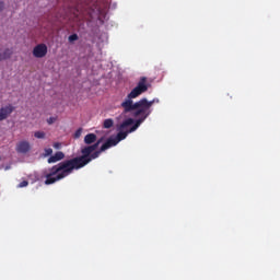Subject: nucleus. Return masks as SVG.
I'll return each instance as SVG.
<instances>
[{
	"label": "nucleus",
	"mask_w": 280,
	"mask_h": 280,
	"mask_svg": "<svg viewBox=\"0 0 280 280\" xmlns=\"http://www.w3.org/2000/svg\"><path fill=\"white\" fill-rule=\"evenodd\" d=\"M106 150H110V147L105 142L102 144L100 150H96L90 154L82 153V155L66 160L60 162L57 165L48 168V173L45 175V185H54V183H58V180H62V178H67L70 174H73V170H82V167H86L91 161H95V159H100V154L102 152H106Z\"/></svg>",
	"instance_id": "f257e3e1"
},
{
	"label": "nucleus",
	"mask_w": 280,
	"mask_h": 280,
	"mask_svg": "<svg viewBox=\"0 0 280 280\" xmlns=\"http://www.w3.org/2000/svg\"><path fill=\"white\" fill-rule=\"evenodd\" d=\"M150 82H148L147 77H141L131 92L127 95L125 101L120 104L124 113H133V117H138V119H143L144 121L147 118L152 115V105L159 104V98H153L152 101H148V98H141L140 101H135L139 95H143L147 93L148 89L150 88Z\"/></svg>",
	"instance_id": "f03ea898"
},
{
	"label": "nucleus",
	"mask_w": 280,
	"mask_h": 280,
	"mask_svg": "<svg viewBox=\"0 0 280 280\" xmlns=\"http://www.w3.org/2000/svg\"><path fill=\"white\" fill-rule=\"evenodd\" d=\"M145 121V117L143 118H138L135 122V119L132 118H127L126 120L122 121V124L119 126L118 130L119 132L115 138H108L105 143L109 145V148H114V145H117L119 141H124L130 132H135L141 124Z\"/></svg>",
	"instance_id": "7ed1b4c3"
},
{
	"label": "nucleus",
	"mask_w": 280,
	"mask_h": 280,
	"mask_svg": "<svg viewBox=\"0 0 280 280\" xmlns=\"http://www.w3.org/2000/svg\"><path fill=\"white\" fill-rule=\"evenodd\" d=\"M34 58H45L47 56V45L38 44L33 48Z\"/></svg>",
	"instance_id": "20e7f679"
},
{
	"label": "nucleus",
	"mask_w": 280,
	"mask_h": 280,
	"mask_svg": "<svg viewBox=\"0 0 280 280\" xmlns=\"http://www.w3.org/2000/svg\"><path fill=\"white\" fill-rule=\"evenodd\" d=\"M14 113V106L12 104L5 105L0 108V121H5L8 117Z\"/></svg>",
	"instance_id": "39448f33"
},
{
	"label": "nucleus",
	"mask_w": 280,
	"mask_h": 280,
	"mask_svg": "<svg viewBox=\"0 0 280 280\" xmlns=\"http://www.w3.org/2000/svg\"><path fill=\"white\" fill-rule=\"evenodd\" d=\"M15 150H16L18 154H27V152H30V150H32V145L30 144L28 141L23 140L16 144Z\"/></svg>",
	"instance_id": "423d86ee"
},
{
	"label": "nucleus",
	"mask_w": 280,
	"mask_h": 280,
	"mask_svg": "<svg viewBox=\"0 0 280 280\" xmlns=\"http://www.w3.org/2000/svg\"><path fill=\"white\" fill-rule=\"evenodd\" d=\"M100 143H102V139L97 140L94 144L84 147L81 149V154H93L97 148H100Z\"/></svg>",
	"instance_id": "0eeeda50"
},
{
	"label": "nucleus",
	"mask_w": 280,
	"mask_h": 280,
	"mask_svg": "<svg viewBox=\"0 0 280 280\" xmlns=\"http://www.w3.org/2000/svg\"><path fill=\"white\" fill-rule=\"evenodd\" d=\"M62 159H65V153L62 151H58L48 159V163H58V161H62Z\"/></svg>",
	"instance_id": "6e6552de"
},
{
	"label": "nucleus",
	"mask_w": 280,
	"mask_h": 280,
	"mask_svg": "<svg viewBox=\"0 0 280 280\" xmlns=\"http://www.w3.org/2000/svg\"><path fill=\"white\" fill-rule=\"evenodd\" d=\"M97 141V136L95 133H88L84 137V143H86V145H91L92 143H95Z\"/></svg>",
	"instance_id": "1a4fd4ad"
},
{
	"label": "nucleus",
	"mask_w": 280,
	"mask_h": 280,
	"mask_svg": "<svg viewBox=\"0 0 280 280\" xmlns=\"http://www.w3.org/2000/svg\"><path fill=\"white\" fill-rule=\"evenodd\" d=\"M12 49L7 48L4 49L2 52H0V60H8L10 58H12Z\"/></svg>",
	"instance_id": "9d476101"
},
{
	"label": "nucleus",
	"mask_w": 280,
	"mask_h": 280,
	"mask_svg": "<svg viewBox=\"0 0 280 280\" xmlns=\"http://www.w3.org/2000/svg\"><path fill=\"white\" fill-rule=\"evenodd\" d=\"M114 124L115 121L112 118H107L103 122V128H106V129L113 128Z\"/></svg>",
	"instance_id": "9b49d317"
},
{
	"label": "nucleus",
	"mask_w": 280,
	"mask_h": 280,
	"mask_svg": "<svg viewBox=\"0 0 280 280\" xmlns=\"http://www.w3.org/2000/svg\"><path fill=\"white\" fill-rule=\"evenodd\" d=\"M34 137L36 139H45V132L44 131H35Z\"/></svg>",
	"instance_id": "f8f14e48"
},
{
	"label": "nucleus",
	"mask_w": 280,
	"mask_h": 280,
	"mask_svg": "<svg viewBox=\"0 0 280 280\" xmlns=\"http://www.w3.org/2000/svg\"><path fill=\"white\" fill-rule=\"evenodd\" d=\"M44 156H51V154H54V149L48 148L44 150Z\"/></svg>",
	"instance_id": "ddd939ff"
},
{
	"label": "nucleus",
	"mask_w": 280,
	"mask_h": 280,
	"mask_svg": "<svg viewBox=\"0 0 280 280\" xmlns=\"http://www.w3.org/2000/svg\"><path fill=\"white\" fill-rule=\"evenodd\" d=\"M69 43H74V40H78V34H72L68 37Z\"/></svg>",
	"instance_id": "4468645a"
},
{
	"label": "nucleus",
	"mask_w": 280,
	"mask_h": 280,
	"mask_svg": "<svg viewBox=\"0 0 280 280\" xmlns=\"http://www.w3.org/2000/svg\"><path fill=\"white\" fill-rule=\"evenodd\" d=\"M80 137H82V128H79V129L74 132V139H80Z\"/></svg>",
	"instance_id": "2eb2a0df"
},
{
	"label": "nucleus",
	"mask_w": 280,
	"mask_h": 280,
	"mask_svg": "<svg viewBox=\"0 0 280 280\" xmlns=\"http://www.w3.org/2000/svg\"><path fill=\"white\" fill-rule=\"evenodd\" d=\"M27 185H30V182L23 180V182H21V183L18 185V187L23 188V187H27Z\"/></svg>",
	"instance_id": "dca6fc26"
},
{
	"label": "nucleus",
	"mask_w": 280,
	"mask_h": 280,
	"mask_svg": "<svg viewBox=\"0 0 280 280\" xmlns=\"http://www.w3.org/2000/svg\"><path fill=\"white\" fill-rule=\"evenodd\" d=\"M3 8H5V3H3V1H0V12H3Z\"/></svg>",
	"instance_id": "f3484780"
},
{
	"label": "nucleus",
	"mask_w": 280,
	"mask_h": 280,
	"mask_svg": "<svg viewBox=\"0 0 280 280\" xmlns=\"http://www.w3.org/2000/svg\"><path fill=\"white\" fill-rule=\"evenodd\" d=\"M54 121H56V118H54V117H50V118L48 119V124H49V125L54 124Z\"/></svg>",
	"instance_id": "a211bd4d"
},
{
	"label": "nucleus",
	"mask_w": 280,
	"mask_h": 280,
	"mask_svg": "<svg viewBox=\"0 0 280 280\" xmlns=\"http://www.w3.org/2000/svg\"><path fill=\"white\" fill-rule=\"evenodd\" d=\"M54 148H55L56 150H59L60 143H59V142H56V143L54 144Z\"/></svg>",
	"instance_id": "6ab92c4d"
}]
</instances>
